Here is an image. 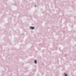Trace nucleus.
I'll return each instance as SVG.
<instances>
[{
    "label": "nucleus",
    "instance_id": "nucleus-3",
    "mask_svg": "<svg viewBox=\"0 0 76 76\" xmlns=\"http://www.w3.org/2000/svg\"><path fill=\"white\" fill-rule=\"evenodd\" d=\"M64 74L65 75V76H67V75L66 74H65V73H64Z\"/></svg>",
    "mask_w": 76,
    "mask_h": 76
},
{
    "label": "nucleus",
    "instance_id": "nucleus-1",
    "mask_svg": "<svg viewBox=\"0 0 76 76\" xmlns=\"http://www.w3.org/2000/svg\"><path fill=\"white\" fill-rule=\"evenodd\" d=\"M30 28L31 29H35V28L33 27L30 26Z\"/></svg>",
    "mask_w": 76,
    "mask_h": 76
},
{
    "label": "nucleus",
    "instance_id": "nucleus-4",
    "mask_svg": "<svg viewBox=\"0 0 76 76\" xmlns=\"http://www.w3.org/2000/svg\"><path fill=\"white\" fill-rule=\"evenodd\" d=\"M35 7H36V6L35 5Z\"/></svg>",
    "mask_w": 76,
    "mask_h": 76
},
{
    "label": "nucleus",
    "instance_id": "nucleus-2",
    "mask_svg": "<svg viewBox=\"0 0 76 76\" xmlns=\"http://www.w3.org/2000/svg\"><path fill=\"white\" fill-rule=\"evenodd\" d=\"M37 61L36 60H35L34 61V63H35L36 64H37Z\"/></svg>",
    "mask_w": 76,
    "mask_h": 76
}]
</instances>
